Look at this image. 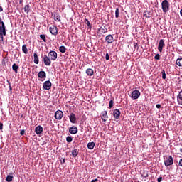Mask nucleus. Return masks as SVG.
Here are the masks:
<instances>
[{"mask_svg": "<svg viewBox=\"0 0 182 182\" xmlns=\"http://www.w3.org/2000/svg\"><path fill=\"white\" fill-rule=\"evenodd\" d=\"M164 162L165 167H168L174 164L173 156L171 155L164 157Z\"/></svg>", "mask_w": 182, "mask_h": 182, "instance_id": "1", "label": "nucleus"}, {"mask_svg": "<svg viewBox=\"0 0 182 182\" xmlns=\"http://www.w3.org/2000/svg\"><path fill=\"white\" fill-rule=\"evenodd\" d=\"M161 8H162V11L164 14H166L170 11V3L168 2V0L162 1Z\"/></svg>", "mask_w": 182, "mask_h": 182, "instance_id": "2", "label": "nucleus"}, {"mask_svg": "<svg viewBox=\"0 0 182 182\" xmlns=\"http://www.w3.org/2000/svg\"><path fill=\"white\" fill-rule=\"evenodd\" d=\"M48 58H50L51 60L55 62V60L58 59V53L54 50L50 51L48 53Z\"/></svg>", "mask_w": 182, "mask_h": 182, "instance_id": "3", "label": "nucleus"}, {"mask_svg": "<svg viewBox=\"0 0 182 182\" xmlns=\"http://www.w3.org/2000/svg\"><path fill=\"white\" fill-rule=\"evenodd\" d=\"M43 60L46 66H50V65L52 64V61L49 55L48 56L46 55H44L43 57Z\"/></svg>", "mask_w": 182, "mask_h": 182, "instance_id": "4", "label": "nucleus"}, {"mask_svg": "<svg viewBox=\"0 0 182 182\" xmlns=\"http://www.w3.org/2000/svg\"><path fill=\"white\" fill-rule=\"evenodd\" d=\"M0 35H4L6 36V27L5 26V23L4 21L0 23Z\"/></svg>", "mask_w": 182, "mask_h": 182, "instance_id": "5", "label": "nucleus"}, {"mask_svg": "<svg viewBox=\"0 0 182 182\" xmlns=\"http://www.w3.org/2000/svg\"><path fill=\"white\" fill-rule=\"evenodd\" d=\"M54 117L55 119H56V120H62V117H63V112H62V110H57L55 112L54 114Z\"/></svg>", "mask_w": 182, "mask_h": 182, "instance_id": "6", "label": "nucleus"}, {"mask_svg": "<svg viewBox=\"0 0 182 182\" xmlns=\"http://www.w3.org/2000/svg\"><path fill=\"white\" fill-rule=\"evenodd\" d=\"M43 88L45 90H50V89H52V82H50L49 80L45 81L43 85Z\"/></svg>", "mask_w": 182, "mask_h": 182, "instance_id": "7", "label": "nucleus"}, {"mask_svg": "<svg viewBox=\"0 0 182 182\" xmlns=\"http://www.w3.org/2000/svg\"><path fill=\"white\" fill-rule=\"evenodd\" d=\"M49 31L51 35H54V36H56V35H58V27H56L55 26H52L51 27H50Z\"/></svg>", "mask_w": 182, "mask_h": 182, "instance_id": "8", "label": "nucleus"}, {"mask_svg": "<svg viewBox=\"0 0 182 182\" xmlns=\"http://www.w3.org/2000/svg\"><path fill=\"white\" fill-rule=\"evenodd\" d=\"M164 46H166V44L164 43V39H161L159 43L158 50L163 52V48Z\"/></svg>", "mask_w": 182, "mask_h": 182, "instance_id": "9", "label": "nucleus"}, {"mask_svg": "<svg viewBox=\"0 0 182 182\" xmlns=\"http://www.w3.org/2000/svg\"><path fill=\"white\" fill-rule=\"evenodd\" d=\"M105 41L109 45L110 43H113L114 42V38L112 34H109L105 37Z\"/></svg>", "mask_w": 182, "mask_h": 182, "instance_id": "10", "label": "nucleus"}, {"mask_svg": "<svg viewBox=\"0 0 182 182\" xmlns=\"http://www.w3.org/2000/svg\"><path fill=\"white\" fill-rule=\"evenodd\" d=\"M132 97L134 100H136V99H139V97H140V91H139V90H134L132 92Z\"/></svg>", "mask_w": 182, "mask_h": 182, "instance_id": "11", "label": "nucleus"}, {"mask_svg": "<svg viewBox=\"0 0 182 182\" xmlns=\"http://www.w3.org/2000/svg\"><path fill=\"white\" fill-rule=\"evenodd\" d=\"M122 114V112H120V110L119 109H116L114 110L113 112V116L114 117V119H120V114Z\"/></svg>", "mask_w": 182, "mask_h": 182, "instance_id": "12", "label": "nucleus"}, {"mask_svg": "<svg viewBox=\"0 0 182 182\" xmlns=\"http://www.w3.org/2000/svg\"><path fill=\"white\" fill-rule=\"evenodd\" d=\"M35 132L36 134H42L43 132V127H42L41 125H38L35 128Z\"/></svg>", "mask_w": 182, "mask_h": 182, "instance_id": "13", "label": "nucleus"}, {"mask_svg": "<svg viewBox=\"0 0 182 182\" xmlns=\"http://www.w3.org/2000/svg\"><path fill=\"white\" fill-rule=\"evenodd\" d=\"M101 114L102 122H107V119H109V116L107 115V111H103Z\"/></svg>", "mask_w": 182, "mask_h": 182, "instance_id": "14", "label": "nucleus"}, {"mask_svg": "<svg viewBox=\"0 0 182 182\" xmlns=\"http://www.w3.org/2000/svg\"><path fill=\"white\" fill-rule=\"evenodd\" d=\"M70 122H71L73 124L76 123V115L74 113H71L69 117Z\"/></svg>", "mask_w": 182, "mask_h": 182, "instance_id": "15", "label": "nucleus"}, {"mask_svg": "<svg viewBox=\"0 0 182 182\" xmlns=\"http://www.w3.org/2000/svg\"><path fill=\"white\" fill-rule=\"evenodd\" d=\"M38 76L40 79H46V73L45 71H40Z\"/></svg>", "mask_w": 182, "mask_h": 182, "instance_id": "16", "label": "nucleus"}, {"mask_svg": "<svg viewBox=\"0 0 182 182\" xmlns=\"http://www.w3.org/2000/svg\"><path fill=\"white\" fill-rule=\"evenodd\" d=\"M52 16H54V21H57V22H60V16H59V13H52Z\"/></svg>", "mask_w": 182, "mask_h": 182, "instance_id": "17", "label": "nucleus"}, {"mask_svg": "<svg viewBox=\"0 0 182 182\" xmlns=\"http://www.w3.org/2000/svg\"><path fill=\"white\" fill-rule=\"evenodd\" d=\"M69 133H70V134H76V133H77V127H70Z\"/></svg>", "mask_w": 182, "mask_h": 182, "instance_id": "18", "label": "nucleus"}, {"mask_svg": "<svg viewBox=\"0 0 182 182\" xmlns=\"http://www.w3.org/2000/svg\"><path fill=\"white\" fill-rule=\"evenodd\" d=\"M143 16L144 18H151V12L150 11H144Z\"/></svg>", "mask_w": 182, "mask_h": 182, "instance_id": "19", "label": "nucleus"}, {"mask_svg": "<svg viewBox=\"0 0 182 182\" xmlns=\"http://www.w3.org/2000/svg\"><path fill=\"white\" fill-rule=\"evenodd\" d=\"M86 73H87V76H93V75L95 74V72L93 71V70L92 68H87L86 70Z\"/></svg>", "mask_w": 182, "mask_h": 182, "instance_id": "20", "label": "nucleus"}, {"mask_svg": "<svg viewBox=\"0 0 182 182\" xmlns=\"http://www.w3.org/2000/svg\"><path fill=\"white\" fill-rule=\"evenodd\" d=\"M33 57H34V63L36 65H38V63H39V57H38V53L36 52L34 53Z\"/></svg>", "mask_w": 182, "mask_h": 182, "instance_id": "21", "label": "nucleus"}, {"mask_svg": "<svg viewBox=\"0 0 182 182\" xmlns=\"http://www.w3.org/2000/svg\"><path fill=\"white\" fill-rule=\"evenodd\" d=\"M19 69V65H16V63H14L12 65V70L15 73H18V70Z\"/></svg>", "mask_w": 182, "mask_h": 182, "instance_id": "22", "label": "nucleus"}, {"mask_svg": "<svg viewBox=\"0 0 182 182\" xmlns=\"http://www.w3.org/2000/svg\"><path fill=\"white\" fill-rule=\"evenodd\" d=\"M176 64L180 68H182V57H180L176 60Z\"/></svg>", "mask_w": 182, "mask_h": 182, "instance_id": "23", "label": "nucleus"}, {"mask_svg": "<svg viewBox=\"0 0 182 182\" xmlns=\"http://www.w3.org/2000/svg\"><path fill=\"white\" fill-rule=\"evenodd\" d=\"M77 154H79V150L77 149H75L72 151L71 155L73 157H77Z\"/></svg>", "mask_w": 182, "mask_h": 182, "instance_id": "24", "label": "nucleus"}, {"mask_svg": "<svg viewBox=\"0 0 182 182\" xmlns=\"http://www.w3.org/2000/svg\"><path fill=\"white\" fill-rule=\"evenodd\" d=\"M95 142H89L87 144V147L90 150H93L95 149Z\"/></svg>", "mask_w": 182, "mask_h": 182, "instance_id": "25", "label": "nucleus"}, {"mask_svg": "<svg viewBox=\"0 0 182 182\" xmlns=\"http://www.w3.org/2000/svg\"><path fill=\"white\" fill-rule=\"evenodd\" d=\"M84 22L85 23V25H87L88 28H90V29H92V24L90 23V21H89L88 19L85 18Z\"/></svg>", "mask_w": 182, "mask_h": 182, "instance_id": "26", "label": "nucleus"}, {"mask_svg": "<svg viewBox=\"0 0 182 182\" xmlns=\"http://www.w3.org/2000/svg\"><path fill=\"white\" fill-rule=\"evenodd\" d=\"M22 51L23 53H25V55H28V48L26 47V44L22 46Z\"/></svg>", "mask_w": 182, "mask_h": 182, "instance_id": "27", "label": "nucleus"}, {"mask_svg": "<svg viewBox=\"0 0 182 182\" xmlns=\"http://www.w3.org/2000/svg\"><path fill=\"white\" fill-rule=\"evenodd\" d=\"M59 51L61 53H65V52H66V47L62 46L59 48Z\"/></svg>", "mask_w": 182, "mask_h": 182, "instance_id": "28", "label": "nucleus"}, {"mask_svg": "<svg viewBox=\"0 0 182 182\" xmlns=\"http://www.w3.org/2000/svg\"><path fill=\"white\" fill-rule=\"evenodd\" d=\"M14 180V176L11 175H8L7 177L6 178V181L11 182Z\"/></svg>", "mask_w": 182, "mask_h": 182, "instance_id": "29", "label": "nucleus"}, {"mask_svg": "<svg viewBox=\"0 0 182 182\" xmlns=\"http://www.w3.org/2000/svg\"><path fill=\"white\" fill-rule=\"evenodd\" d=\"M29 11H31V9L29 8V5H26L24 6V12L26 14H29Z\"/></svg>", "mask_w": 182, "mask_h": 182, "instance_id": "30", "label": "nucleus"}, {"mask_svg": "<svg viewBox=\"0 0 182 182\" xmlns=\"http://www.w3.org/2000/svg\"><path fill=\"white\" fill-rule=\"evenodd\" d=\"M100 31L102 32V33H106V32H107V28H106L105 26L100 27Z\"/></svg>", "mask_w": 182, "mask_h": 182, "instance_id": "31", "label": "nucleus"}, {"mask_svg": "<svg viewBox=\"0 0 182 182\" xmlns=\"http://www.w3.org/2000/svg\"><path fill=\"white\" fill-rule=\"evenodd\" d=\"M40 38H41V39H42V41H43V42H46V35L41 34Z\"/></svg>", "mask_w": 182, "mask_h": 182, "instance_id": "32", "label": "nucleus"}, {"mask_svg": "<svg viewBox=\"0 0 182 182\" xmlns=\"http://www.w3.org/2000/svg\"><path fill=\"white\" fill-rule=\"evenodd\" d=\"M72 140H73V139L72 138V136H67L66 137V141L68 142V143H72Z\"/></svg>", "mask_w": 182, "mask_h": 182, "instance_id": "33", "label": "nucleus"}, {"mask_svg": "<svg viewBox=\"0 0 182 182\" xmlns=\"http://www.w3.org/2000/svg\"><path fill=\"white\" fill-rule=\"evenodd\" d=\"M119 8H117L115 10V18H119Z\"/></svg>", "mask_w": 182, "mask_h": 182, "instance_id": "34", "label": "nucleus"}, {"mask_svg": "<svg viewBox=\"0 0 182 182\" xmlns=\"http://www.w3.org/2000/svg\"><path fill=\"white\" fill-rule=\"evenodd\" d=\"M114 103V102L113 101V100H111L109 101V109H112V107H113V104Z\"/></svg>", "mask_w": 182, "mask_h": 182, "instance_id": "35", "label": "nucleus"}, {"mask_svg": "<svg viewBox=\"0 0 182 182\" xmlns=\"http://www.w3.org/2000/svg\"><path fill=\"white\" fill-rule=\"evenodd\" d=\"M162 79L166 80V71L164 70H162Z\"/></svg>", "mask_w": 182, "mask_h": 182, "instance_id": "36", "label": "nucleus"}, {"mask_svg": "<svg viewBox=\"0 0 182 182\" xmlns=\"http://www.w3.org/2000/svg\"><path fill=\"white\" fill-rule=\"evenodd\" d=\"M154 58L156 60H160V55L159 54H156Z\"/></svg>", "mask_w": 182, "mask_h": 182, "instance_id": "37", "label": "nucleus"}, {"mask_svg": "<svg viewBox=\"0 0 182 182\" xmlns=\"http://www.w3.org/2000/svg\"><path fill=\"white\" fill-rule=\"evenodd\" d=\"M4 36H5V35H0V42H4Z\"/></svg>", "mask_w": 182, "mask_h": 182, "instance_id": "38", "label": "nucleus"}, {"mask_svg": "<svg viewBox=\"0 0 182 182\" xmlns=\"http://www.w3.org/2000/svg\"><path fill=\"white\" fill-rule=\"evenodd\" d=\"M20 134H21V136H23V134H25V130H24V129H22V130L20 132Z\"/></svg>", "mask_w": 182, "mask_h": 182, "instance_id": "39", "label": "nucleus"}, {"mask_svg": "<svg viewBox=\"0 0 182 182\" xmlns=\"http://www.w3.org/2000/svg\"><path fill=\"white\" fill-rule=\"evenodd\" d=\"M105 59L106 60H109V53H106L105 55Z\"/></svg>", "mask_w": 182, "mask_h": 182, "instance_id": "40", "label": "nucleus"}, {"mask_svg": "<svg viewBox=\"0 0 182 182\" xmlns=\"http://www.w3.org/2000/svg\"><path fill=\"white\" fill-rule=\"evenodd\" d=\"M156 109H161V105L157 104V105H156Z\"/></svg>", "mask_w": 182, "mask_h": 182, "instance_id": "41", "label": "nucleus"}, {"mask_svg": "<svg viewBox=\"0 0 182 182\" xmlns=\"http://www.w3.org/2000/svg\"><path fill=\"white\" fill-rule=\"evenodd\" d=\"M157 181H158V182H161V181H163V177H159V178H158Z\"/></svg>", "mask_w": 182, "mask_h": 182, "instance_id": "42", "label": "nucleus"}, {"mask_svg": "<svg viewBox=\"0 0 182 182\" xmlns=\"http://www.w3.org/2000/svg\"><path fill=\"white\" fill-rule=\"evenodd\" d=\"M4 129V124L0 122V130H2Z\"/></svg>", "mask_w": 182, "mask_h": 182, "instance_id": "43", "label": "nucleus"}, {"mask_svg": "<svg viewBox=\"0 0 182 182\" xmlns=\"http://www.w3.org/2000/svg\"><path fill=\"white\" fill-rule=\"evenodd\" d=\"M144 178H147L149 177V174L146 173V175H141Z\"/></svg>", "mask_w": 182, "mask_h": 182, "instance_id": "44", "label": "nucleus"}, {"mask_svg": "<svg viewBox=\"0 0 182 182\" xmlns=\"http://www.w3.org/2000/svg\"><path fill=\"white\" fill-rule=\"evenodd\" d=\"M178 166H180L181 167H182V159H180V160H179Z\"/></svg>", "mask_w": 182, "mask_h": 182, "instance_id": "45", "label": "nucleus"}, {"mask_svg": "<svg viewBox=\"0 0 182 182\" xmlns=\"http://www.w3.org/2000/svg\"><path fill=\"white\" fill-rule=\"evenodd\" d=\"M60 164H65V159H63V160H60Z\"/></svg>", "mask_w": 182, "mask_h": 182, "instance_id": "46", "label": "nucleus"}, {"mask_svg": "<svg viewBox=\"0 0 182 182\" xmlns=\"http://www.w3.org/2000/svg\"><path fill=\"white\" fill-rule=\"evenodd\" d=\"M2 11H4V9L0 6V12H2Z\"/></svg>", "mask_w": 182, "mask_h": 182, "instance_id": "47", "label": "nucleus"}, {"mask_svg": "<svg viewBox=\"0 0 182 182\" xmlns=\"http://www.w3.org/2000/svg\"><path fill=\"white\" fill-rule=\"evenodd\" d=\"M134 46L135 48H137V43H134Z\"/></svg>", "mask_w": 182, "mask_h": 182, "instance_id": "48", "label": "nucleus"}, {"mask_svg": "<svg viewBox=\"0 0 182 182\" xmlns=\"http://www.w3.org/2000/svg\"><path fill=\"white\" fill-rule=\"evenodd\" d=\"M180 14H181V16H182V9H181V11H180Z\"/></svg>", "mask_w": 182, "mask_h": 182, "instance_id": "49", "label": "nucleus"}, {"mask_svg": "<svg viewBox=\"0 0 182 182\" xmlns=\"http://www.w3.org/2000/svg\"><path fill=\"white\" fill-rule=\"evenodd\" d=\"M12 90V87H11V86H10V90Z\"/></svg>", "mask_w": 182, "mask_h": 182, "instance_id": "50", "label": "nucleus"}, {"mask_svg": "<svg viewBox=\"0 0 182 182\" xmlns=\"http://www.w3.org/2000/svg\"><path fill=\"white\" fill-rule=\"evenodd\" d=\"M181 151H182V149H181Z\"/></svg>", "mask_w": 182, "mask_h": 182, "instance_id": "51", "label": "nucleus"}]
</instances>
